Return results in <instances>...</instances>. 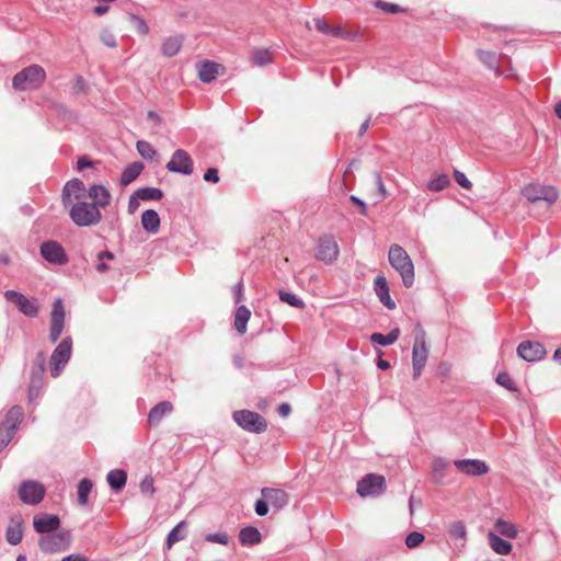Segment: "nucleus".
<instances>
[{
  "label": "nucleus",
  "instance_id": "1",
  "mask_svg": "<svg viewBox=\"0 0 561 561\" xmlns=\"http://www.w3.org/2000/svg\"><path fill=\"white\" fill-rule=\"evenodd\" d=\"M388 262L399 273L403 285L410 288L414 283V265L408 252L399 244H392L388 250Z\"/></svg>",
  "mask_w": 561,
  "mask_h": 561
},
{
  "label": "nucleus",
  "instance_id": "2",
  "mask_svg": "<svg viewBox=\"0 0 561 561\" xmlns=\"http://www.w3.org/2000/svg\"><path fill=\"white\" fill-rule=\"evenodd\" d=\"M45 80V69L39 65H31L13 77L12 87L16 91H35L44 84Z\"/></svg>",
  "mask_w": 561,
  "mask_h": 561
},
{
  "label": "nucleus",
  "instance_id": "3",
  "mask_svg": "<svg viewBox=\"0 0 561 561\" xmlns=\"http://www.w3.org/2000/svg\"><path fill=\"white\" fill-rule=\"evenodd\" d=\"M69 207V217L78 227L96 226L102 219L101 210L96 208L95 204L81 201L70 204Z\"/></svg>",
  "mask_w": 561,
  "mask_h": 561
},
{
  "label": "nucleus",
  "instance_id": "4",
  "mask_svg": "<svg viewBox=\"0 0 561 561\" xmlns=\"http://www.w3.org/2000/svg\"><path fill=\"white\" fill-rule=\"evenodd\" d=\"M23 416L24 411L20 405H13L7 411L3 420L0 422V453L12 440Z\"/></svg>",
  "mask_w": 561,
  "mask_h": 561
},
{
  "label": "nucleus",
  "instance_id": "5",
  "mask_svg": "<svg viewBox=\"0 0 561 561\" xmlns=\"http://www.w3.org/2000/svg\"><path fill=\"white\" fill-rule=\"evenodd\" d=\"M46 370V354L39 351L33 360L28 385V401L38 399L44 388V375Z\"/></svg>",
  "mask_w": 561,
  "mask_h": 561
},
{
  "label": "nucleus",
  "instance_id": "6",
  "mask_svg": "<svg viewBox=\"0 0 561 561\" xmlns=\"http://www.w3.org/2000/svg\"><path fill=\"white\" fill-rule=\"evenodd\" d=\"M233 421L244 431L261 434L266 431L267 422L257 412L250 410L234 411L232 414Z\"/></svg>",
  "mask_w": 561,
  "mask_h": 561
},
{
  "label": "nucleus",
  "instance_id": "7",
  "mask_svg": "<svg viewBox=\"0 0 561 561\" xmlns=\"http://www.w3.org/2000/svg\"><path fill=\"white\" fill-rule=\"evenodd\" d=\"M522 195L529 203L546 202L548 206L558 201V192L553 186L530 183L522 190Z\"/></svg>",
  "mask_w": 561,
  "mask_h": 561
},
{
  "label": "nucleus",
  "instance_id": "8",
  "mask_svg": "<svg viewBox=\"0 0 561 561\" xmlns=\"http://www.w3.org/2000/svg\"><path fill=\"white\" fill-rule=\"evenodd\" d=\"M72 340L70 336L65 337L53 351L50 356V375L58 377L61 370L71 357Z\"/></svg>",
  "mask_w": 561,
  "mask_h": 561
},
{
  "label": "nucleus",
  "instance_id": "9",
  "mask_svg": "<svg viewBox=\"0 0 561 561\" xmlns=\"http://www.w3.org/2000/svg\"><path fill=\"white\" fill-rule=\"evenodd\" d=\"M386 479L381 474L367 473L358 482L356 492L360 497H376L383 493Z\"/></svg>",
  "mask_w": 561,
  "mask_h": 561
},
{
  "label": "nucleus",
  "instance_id": "10",
  "mask_svg": "<svg viewBox=\"0 0 561 561\" xmlns=\"http://www.w3.org/2000/svg\"><path fill=\"white\" fill-rule=\"evenodd\" d=\"M4 298L14 304L20 312L28 318H36L39 312V306L36 298H27L20 291L8 289Z\"/></svg>",
  "mask_w": 561,
  "mask_h": 561
},
{
  "label": "nucleus",
  "instance_id": "11",
  "mask_svg": "<svg viewBox=\"0 0 561 561\" xmlns=\"http://www.w3.org/2000/svg\"><path fill=\"white\" fill-rule=\"evenodd\" d=\"M70 542V533L62 530L43 535L38 540L39 549L46 553H55L65 550Z\"/></svg>",
  "mask_w": 561,
  "mask_h": 561
},
{
  "label": "nucleus",
  "instance_id": "12",
  "mask_svg": "<svg viewBox=\"0 0 561 561\" xmlns=\"http://www.w3.org/2000/svg\"><path fill=\"white\" fill-rule=\"evenodd\" d=\"M18 493L23 503L36 505L44 499L45 488L37 481L26 480L21 483Z\"/></svg>",
  "mask_w": 561,
  "mask_h": 561
},
{
  "label": "nucleus",
  "instance_id": "13",
  "mask_svg": "<svg viewBox=\"0 0 561 561\" xmlns=\"http://www.w3.org/2000/svg\"><path fill=\"white\" fill-rule=\"evenodd\" d=\"M167 170L172 173L190 175L193 173L194 163L190 154L183 149H176L171 160L165 165Z\"/></svg>",
  "mask_w": 561,
  "mask_h": 561
},
{
  "label": "nucleus",
  "instance_id": "14",
  "mask_svg": "<svg viewBox=\"0 0 561 561\" xmlns=\"http://www.w3.org/2000/svg\"><path fill=\"white\" fill-rule=\"evenodd\" d=\"M39 252L44 260L56 265H65L69 261V257L62 245L55 240L43 242L41 244Z\"/></svg>",
  "mask_w": 561,
  "mask_h": 561
},
{
  "label": "nucleus",
  "instance_id": "15",
  "mask_svg": "<svg viewBox=\"0 0 561 561\" xmlns=\"http://www.w3.org/2000/svg\"><path fill=\"white\" fill-rule=\"evenodd\" d=\"M87 188L84 186V183L79 179H72L68 181L64 188L61 194V199L64 207L67 208L70 206V204L76 202H81L82 198L87 197Z\"/></svg>",
  "mask_w": 561,
  "mask_h": 561
},
{
  "label": "nucleus",
  "instance_id": "16",
  "mask_svg": "<svg viewBox=\"0 0 561 561\" xmlns=\"http://www.w3.org/2000/svg\"><path fill=\"white\" fill-rule=\"evenodd\" d=\"M65 325V308L64 302L60 298H57L53 304L51 310V320H50V330H49V340L51 343H56Z\"/></svg>",
  "mask_w": 561,
  "mask_h": 561
},
{
  "label": "nucleus",
  "instance_id": "17",
  "mask_svg": "<svg viewBox=\"0 0 561 561\" xmlns=\"http://www.w3.org/2000/svg\"><path fill=\"white\" fill-rule=\"evenodd\" d=\"M339 245L332 236H323L319 240L316 257L327 264L333 263L339 256Z\"/></svg>",
  "mask_w": 561,
  "mask_h": 561
},
{
  "label": "nucleus",
  "instance_id": "18",
  "mask_svg": "<svg viewBox=\"0 0 561 561\" xmlns=\"http://www.w3.org/2000/svg\"><path fill=\"white\" fill-rule=\"evenodd\" d=\"M546 354V348L540 342L523 341L517 346V355L526 362L541 360Z\"/></svg>",
  "mask_w": 561,
  "mask_h": 561
},
{
  "label": "nucleus",
  "instance_id": "19",
  "mask_svg": "<svg viewBox=\"0 0 561 561\" xmlns=\"http://www.w3.org/2000/svg\"><path fill=\"white\" fill-rule=\"evenodd\" d=\"M454 466L469 477H480L490 470L488 463L480 459H457L454 461Z\"/></svg>",
  "mask_w": 561,
  "mask_h": 561
},
{
  "label": "nucleus",
  "instance_id": "20",
  "mask_svg": "<svg viewBox=\"0 0 561 561\" xmlns=\"http://www.w3.org/2000/svg\"><path fill=\"white\" fill-rule=\"evenodd\" d=\"M34 529L39 534H51L60 526V519L53 514H37L33 518Z\"/></svg>",
  "mask_w": 561,
  "mask_h": 561
},
{
  "label": "nucleus",
  "instance_id": "21",
  "mask_svg": "<svg viewBox=\"0 0 561 561\" xmlns=\"http://www.w3.org/2000/svg\"><path fill=\"white\" fill-rule=\"evenodd\" d=\"M261 495L277 511L285 507L289 502V495L282 489L263 488Z\"/></svg>",
  "mask_w": 561,
  "mask_h": 561
},
{
  "label": "nucleus",
  "instance_id": "22",
  "mask_svg": "<svg viewBox=\"0 0 561 561\" xmlns=\"http://www.w3.org/2000/svg\"><path fill=\"white\" fill-rule=\"evenodd\" d=\"M87 197L92 199L91 204H95L99 210L110 205L112 198L108 190L100 184L91 185L87 191Z\"/></svg>",
  "mask_w": 561,
  "mask_h": 561
},
{
  "label": "nucleus",
  "instance_id": "23",
  "mask_svg": "<svg viewBox=\"0 0 561 561\" xmlns=\"http://www.w3.org/2000/svg\"><path fill=\"white\" fill-rule=\"evenodd\" d=\"M23 538V519L20 515L10 517L9 524L5 529V540L11 546H16Z\"/></svg>",
  "mask_w": 561,
  "mask_h": 561
},
{
  "label": "nucleus",
  "instance_id": "24",
  "mask_svg": "<svg viewBox=\"0 0 561 561\" xmlns=\"http://www.w3.org/2000/svg\"><path fill=\"white\" fill-rule=\"evenodd\" d=\"M427 360V348L424 340H416L413 345L412 352V363H413V373L414 377H419L421 375L422 369L424 368Z\"/></svg>",
  "mask_w": 561,
  "mask_h": 561
},
{
  "label": "nucleus",
  "instance_id": "25",
  "mask_svg": "<svg viewBox=\"0 0 561 561\" xmlns=\"http://www.w3.org/2000/svg\"><path fill=\"white\" fill-rule=\"evenodd\" d=\"M173 411V405L170 401H161L156 404L148 413V423L150 426H157L163 416Z\"/></svg>",
  "mask_w": 561,
  "mask_h": 561
},
{
  "label": "nucleus",
  "instance_id": "26",
  "mask_svg": "<svg viewBox=\"0 0 561 561\" xmlns=\"http://www.w3.org/2000/svg\"><path fill=\"white\" fill-rule=\"evenodd\" d=\"M220 65L215 61H203L197 64L198 78L204 83H209L218 76Z\"/></svg>",
  "mask_w": 561,
  "mask_h": 561
},
{
  "label": "nucleus",
  "instance_id": "27",
  "mask_svg": "<svg viewBox=\"0 0 561 561\" xmlns=\"http://www.w3.org/2000/svg\"><path fill=\"white\" fill-rule=\"evenodd\" d=\"M160 216L154 209H147L141 215V226L149 233H157L160 229Z\"/></svg>",
  "mask_w": 561,
  "mask_h": 561
},
{
  "label": "nucleus",
  "instance_id": "28",
  "mask_svg": "<svg viewBox=\"0 0 561 561\" xmlns=\"http://www.w3.org/2000/svg\"><path fill=\"white\" fill-rule=\"evenodd\" d=\"M184 42L183 35H174L167 37L161 45V53L165 57L178 55Z\"/></svg>",
  "mask_w": 561,
  "mask_h": 561
},
{
  "label": "nucleus",
  "instance_id": "29",
  "mask_svg": "<svg viewBox=\"0 0 561 561\" xmlns=\"http://www.w3.org/2000/svg\"><path fill=\"white\" fill-rule=\"evenodd\" d=\"M489 545L491 549L501 556H507L512 551V543L493 531H489L488 534Z\"/></svg>",
  "mask_w": 561,
  "mask_h": 561
},
{
  "label": "nucleus",
  "instance_id": "30",
  "mask_svg": "<svg viewBox=\"0 0 561 561\" xmlns=\"http://www.w3.org/2000/svg\"><path fill=\"white\" fill-rule=\"evenodd\" d=\"M239 540L242 546H254L262 541V535L256 527L247 526L240 529Z\"/></svg>",
  "mask_w": 561,
  "mask_h": 561
},
{
  "label": "nucleus",
  "instance_id": "31",
  "mask_svg": "<svg viewBox=\"0 0 561 561\" xmlns=\"http://www.w3.org/2000/svg\"><path fill=\"white\" fill-rule=\"evenodd\" d=\"M106 481L113 491L119 492L126 485L127 472L123 469H113L108 471Z\"/></svg>",
  "mask_w": 561,
  "mask_h": 561
},
{
  "label": "nucleus",
  "instance_id": "32",
  "mask_svg": "<svg viewBox=\"0 0 561 561\" xmlns=\"http://www.w3.org/2000/svg\"><path fill=\"white\" fill-rule=\"evenodd\" d=\"M144 170V163L140 161H135L133 163H129L122 172L121 174V184L123 186H126L134 182Z\"/></svg>",
  "mask_w": 561,
  "mask_h": 561
},
{
  "label": "nucleus",
  "instance_id": "33",
  "mask_svg": "<svg viewBox=\"0 0 561 561\" xmlns=\"http://www.w3.org/2000/svg\"><path fill=\"white\" fill-rule=\"evenodd\" d=\"M250 317L251 311L247 306L240 305L237 308L234 313V328L240 335H243L247 332V324Z\"/></svg>",
  "mask_w": 561,
  "mask_h": 561
},
{
  "label": "nucleus",
  "instance_id": "34",
  "mask_svg": "<svg viewBox=\"0 0 561 561\" xmlns=\"http://www.w3.org/2000/svg\"><path fill=\"white\" fill-rule=\"evenodd\" d=\"M477 55L479 60L490 70H493L499 76L502 75L499 67V56L494 51L478 49Z\"/></svg>",
  "mask_w": 561,
  "mask_h": 561
},
{
  "label": "nucleus",
  "instance_id": "35",
  "mask_svg": "<svg viewBox=\"0 0 561 561\" xmlns=\"http://www.w3.org/2000/svg\"><path fill=\"white\" fill-rule=\"evenodd\" d=\"M185 528L186 522L182 520L168 534L165 540L168 549L186 537Z\"/></svg>",
  "mask_w": 561,
  "mask_h": 561
},
{
  "label": "nucleus",
  "instance_id": "36",
  "mask_svg": "<svg viewBox=\"0 0 561 561\" xmlns=\"http://www.w3.org/2000/svg\"><path fill=\"white\" fill-rule=\"evenodd\" d=\"M494 527L500 535L511 539L516 538L518 535V530L513 523L501 518L495 522Z\"/></svg>",
  "mask_w": 561,
  "mask_h": 561
},
{
  "label": "nucleus",
  "instance_id": "37",
  "mask_svg": "<svg viewBox=\"0 0 561 561\" xmlns=\"http://www.w3.org/2000/svg\"><path fill=\"white\" fill-rule=\"evenodd\" d=\"M93 489V482L88 479L83 478L78 483L77 494H78V503L82 506L88 504V497Z\"/></svg>",
  "mask_w": 561,
  "mask_h": 561
},
{
  "label": "nucleus",
  "instance_id": "38",
  "mask_svg": "<svg viewBox=\"0 0 561 561\" xmlns=\"http://www.w3.org/2000/svg\"><path fill=\"white\" fill-rule=\"evenodd\" d=\"M136 196L141 201H160L163 197V191L158 187H140L135 191Z\"/></svg>",
  "mask_w": 561,
  "mask_h": 561
},
{
  "label": "nucleus",
  "instance_id": "39",
  "mask_svg": "<svg viewBox=\"0 0 561 561\" xmlns=\"http://www.w3.org/2000/svg\"><path fill=\"white\" fill-rule=\"evenodd\" d=\"M278 297L280 301L288 304L289 306L295 307L297 309H305L306 307L304 300L290 291L279 290Z\"/></svg>",
  "mask_w": 561,
  "mask_h": 561
},
{
  "label": "nucleus",
  "instance_id": "40",
  "mask_svg": "<svg viewBox=\"0 0 561 561\" xmlns=\"http://www.w3.org/2000/svg\"><path fill=\"white\" fill-rule=\"evenodd\" d=\"M138 153L146 160L152 161L157 157L153 146L146 140H138L136 144Z\"/></svg>",
  "mask_w": 561,
  "mask_h": 561
},
{
  "label": "nucleus",
  "instance_id": "41",
  "mask_svg": "<svg viewBox=\"0 0 561 561\" xmlns=\"http://www.w3.org/2000/svg\"><path fill=\"white\" fill-rule=\"evenodd\" d=\"M252 61L256 66H266L273 61L272 55L267 49H256L252 53Z\"/></svg>",
  "mask_w": 561,
  "mask_h": 561
},
{
  "label": "nucleus",
  "instance_id": "42",
  "mask_svg": "<svg viewBox=\"0 0 561 561\" xmlns=\"http://www.w3.org/2000/svg\"><path fill=\"white\" fill-rule=\"evenodd\" d=\"M495 381L497 385L504 387L505 389H507L511 392L518 391V388H517L515 381L511 378L510 374L506 371L499 373Z\"/></svg>",
  "mask_w": 561,
  "mask_h": 561
},
{
  "label": "nucleus",
  "instance_id": "43",
  "mask_svg": "<svg viewBox=\"0 0 561 561\" xmlns=\"http://www.w3.org/2000/svg\"><path fill=\"white\" fill-rule=\"evenodd\" d=\"M130 25L141 35L149 33V26L144 18L137 14H129L128 16Z\"/></svg>",
  "mask_w": 561,
  "mask_h": 561
},
{
  "label": "nucleus",
  "instance_id": "44",
  "mask_svg": "<svg viewBox=\"0 0 561 561\" xmlns=\"http://www.w3.org/2000/svg\"><path fill=\"white\" fill-rule=\"evenodd\" d=\"M448 534L451 539H461L465 541L467 536L465 524L461 520L454 522L449 527Z\"/></svg>",
  "mask_w": 561,
  "mask_h": 561
},
{
  "label": "nucleus",
  "instance_id": "45",
  "mask_svg": "<svg viewBox=\"0 0 561 561\" xmlns=\"http://www.w3.org/2000/svg\"><path fill=\"white\" fill-rule=\"evenodd\" d=\"M450 183L448 175L439 174L428 182L427 187L433 192H440L446 188Z\"/></svg>",
  "mask_w": 561,
  "mask_h": 561
},
{
  "label": "nucleus",
  "instance_id": "46",
  "mask_svg": "<svg viewBox=\"0 0 561 561\" xmlns=\"http://www.w3.org/2000/svg\"><path fill=\"white\" fill-rule=\"evenodd\" d=\"M424 539H425V537L422 533L411 531L410 534L407 535L404 541H405V546L409 549H414V548L419 547L424 541Z\"/></svg>",
  "mask_w": 561,
  "mask_h": 561
},
{
  "label": "nucleus",
  "instance_id": "47",
  "mask_svg": "<svg viewBox=\"0 0 561 561\" xmlns=\"http://www.w3.org/2000/svg\"><path fill=\"white\" fill-rule=\"evenodd\" d=\"M375 291L380 302L386 306V276L378 275L375 280Z\"/></svg>",
  "mask_w": 561,
  "mask_h": 561
},
{
  "label": "nucleus",
  "instance_id": "48",
  "mask_svg": "<svg viewBox=\"0 0 561 561\" xmlns=\"http://www.w3.org/2000/svg\"><path fill=\"white\" fill-rule=\"evenodd\" d=\"M205 540L208 542H215L220 545H228L229 536L224 531H218L214 534H208L205 536Z\"/></svg>",
  "mask_w": 561,
  "mask_h": 561
},
{
  "label": "nucleus",
  "instance_id": "49",
  "mask_svg": "<svg viewBox=\"0 0 561 561\" xmlns=\"http://www.w3.org/2000/svg\"><path fill=\"white\" fill-rule=\"evenodd\" d=\"M140 491H141V493L149 494V495H152L156 492L154 484H153V479L151 477L147 476L140 482Z\"/></svg>",
  "mask_w": 561,
  "mask_h": 561
},
{
  "label": "nucleus",
  "instance_id": "50",
  "mask_svg": "<svg viewBox=\"0 0 561 561\" xmlns=\"http://www.w3.org/2000/svg\"><path fill=\"white\" fill-rule=\"evenodd\" d=\"M254 511L257 516H265L268 513V502L263 497L255 502Z\"/></svg>",
  "mask_w": 561,
  "mask_h": 561
},
{
  "label": "nucleus",
  "instance_id": "51",
  "mask_svg": "<svg viewBox=\"0 0 561 561\" xmlns=\"http://www.w3.org/2000/svg\"><path fill=\"white\" fill-rule=\"evenodd\" d=\"M454 176H455V181L457 182V184L459 186H461L466 190L471 188L472 183L467 179L465 173H462L458 170H455Z\"/></svg>",
  "mask_w": 561,
  "mask_h": 561
},
{
  "label": "nucleus",
  "instance_id": "52",
  "mask_svg": "<svg viewBox=\"0 0 561 561\" xmlns=\"http://www.w3.org/2000/svg\"><path fill=\"white\" fill-rule=\"evenodd\" d=\"M101 41L107 47L114 48L117 46L116 38H115L114 34L110 31H103L101 33Z\"/></svg>",
  "mask_w": 561,
  "mask_h": 561
},
{
  "label": "nucleus",
  "instance_id": "53",
  "mask_svg": "<svg viewBox=\"0 0 561 561\" xmlns=\"http://www.w3.org/2000/svg\"><path fill=\"white\" fill-rule=\"evenodd\" d=\"M314 27L318 32L328 35L331 32V26L322 18L313 19Z\"/></svg>",
  "mask_w": 561,
  "mask_h": 561
},
{
  "label": "nucleus",
  "instance_id": "54",
  "mask_svg": "<svg viewBox=\"0 0 561 561\" xmlns=\"http://www.w3.org/2000/svg\"><path fill=\"white\" fill-rule=\"evenodd\" d=\"M203 179L206 182L218 183L219 182L218 169L208 168L206 170V172L204 173Z\"/></svg>",
  "mask_w": 561,
  "mask_h": 561
},
{
  "label": "nucleus",
  "instance_id": "55",
  "mask_svg": "<svg viewBox=\"0 0 561 561\" xmlns=\"http://www.w3.org/2000/svg\"><path fill=\"white\" fill-rule=\"evenodd\" d=\"M87 91V84L85 81L81 76H77L76 82L73 84V92L75 93H84Z\"/></svg>",
  "mask_w": 561,
  "mask_h": 561
},
{
  "label": "nucleus",
  "instance_id": "56",
  "mask_svg": "<svg viewBox=\"0 0 561 561\" xmlns=\"http://www.w3.org/2000/svg\"><path fill=\"white\" fill-rule=\"evenodd\" d=\"M140 201H141V198L136 196L135 192L130 195L129 201H128V211L130 214H134L138 209Z\"/></svg>",
  "mask_w": 561,
  "mask_h": 561
},
{
  "label": "nucleus",
  "instance_id": "57",
  "mask_svg": "<svg viewBox=\"0 0 561 561\" xmlns=\"http://www.w3.org/2000/svg\"><path fill=\"white\" fill-rule=\"evenodd\" d=\"M448 466V462L444 458H436L433 460V471L434 472H440L445 470Z\"/></svg>",
  "mask_w": 561,
  "mask_h": 561
},
{
  "label": "nucleus",
  "instance_id": "58",
  "mask_svg": "<svg viewBox=\"0 0 561 561\" xmlns=\"http://www.w3.org/2000/svg\"><path fill=\"white\" fill-rule=\"evenodd\" d=\"M233 294H234L236 302H240L243 299V282L242 280H239L233 286Z\"/></svg>",
  "mask_w": 561,
  "mask_h": 561
},
{
  "label": "nucleus",
  "instance_id": "59",
  "mask_svg": "<svg viewBox=\"0 0 561 561\" xmlns=\"http://www.w3.org/2000/svg\"><path fill=\"white\" fill-rule=\"evenodd\" d=\"M95 270L100 274H104L110 271V265L105 262V260L96 259V263L94 265Z\"/></svg>",
  "mask_w": 561,
  "mask_h": 561
},
{
  "label": "nucleus",
  "instance_id": "60",
  "mask_svg": "<svg viewBox=\"0 0 561 561\" xmlns=\"http://www.w3.org/2000/svg\"><path fill=\"white\" fill-rule=\"evenodd\" d=\"M92 165L91 160L87 156H82L77 161V169L79 171H82L85 168H89Z\"/></svg>",
  "mask_w": 561,
  "mask_h": 561
},
{
  "label": "nucleus",
  "instance_id": "61",
  "mask_svg": "<svg viewBox=\"0 0 561 561\" xmlns=\"http://www.w3.org/2000/svg\"><path fill=\"white\" fill-rule=\"evenodd\" d=\"M370 341L381 346H386V334L374 333L370 335Z\"/></svg>",
  "mask_w": 561,
  "mask_h": 561
},
{
  "label": "nucleus",
  "instance_id": "62",
  "mask_svg": "<svg viewBox=\"0 0 561 561\" xmlns=\"http://www.w3.org/2000/svg\"><path fill=\"white\" fill-rule=\"evenodd\" d=\"M350 201H351L353 204H355V205H357V206L359 207V211H360V214H362V215H366V210H367V208H366V204H365L360 198H358V197H357V196H355V195H352V196L350 197Z\"/></svg>",
  "mask_w": 561,
  "mask_h": 561
},
{
  "label": "nucleus",
  "instance_id": "63",
  "mask_svg": "<svg viewBox=\"0 0 561 561\" xmlns=\"http://www.w3.org/2000/svg\"><path fill=\"white\" fill-rule=\"evenodd\" d=\"M277 412H278V414H279L280 416L286 417V416H288V415L290 414V412H291V407H290V404H289V403L284 402V403H282V404H279V405H278V408H277Z\"/></svg>",
  "mask_w": 561,
  "mask_h": 561
},
{
  "label": "nucleus",
  "instance_id": "64",
  "mask_svg": "<svg viewBox=\"0 0 561 561\" xmlns=\"http://www.w3.org/2000/svg\"><path fill=\"white\" fill-rule=\"evenodd\" d=\"M61 561H88L85 557L80 554H70L65 557Z\"/></svg>",
  "mask_w": 561,
  "mask_h": 561
}]
</instances>
